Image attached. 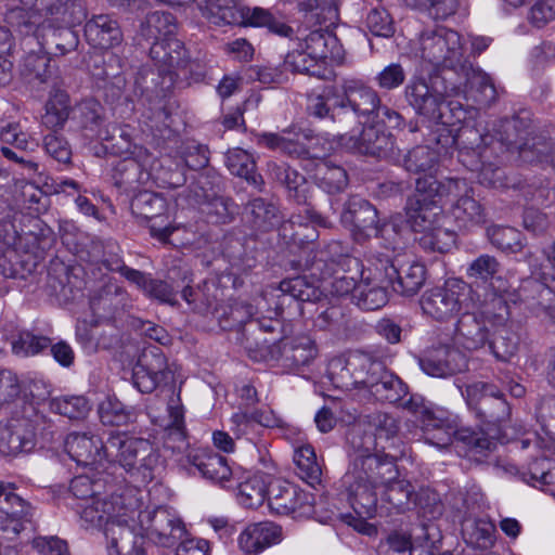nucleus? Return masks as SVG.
<instances>
[{
  "label": "nucleus",
  "mask_w": 555,
  "mask_h": 555,
  "mask_svg": "<svg viewBox=\"0 0 555 555\" xmlns=\"http://www.w3.org/2000/svg\"><path fill=\"white\" fill-rule=\"evenodd\" d=\"M438 160L439 152H435L429 145H417L405 154L403 167L414 175L430 173L436 168Z\"/></svg>",
  "instance_id": "nucleus-55"
},
{
  "label": "nucleus",
  "mask_w": 555,
  "mask_h": 555,
  "mask_svg": "<svg viewBox=\"0 0 555 555\" xmlns=\"http://www.w3.org/2000/svg\"><path fill=\"white\" fill-rule=\"evenodd\" d=\"M23 7H14L5 13V22L12 28L24 36L34 35L38 39L40 34L46 30L43 14L35 10V4H29L28 0H21Z\"/></svg>",
  "instance_id": "nucleus-37"
},
{
  "label": "nucleus",
  "mask_w": 555,
  "mask_h": 555,
  "mask_svg": "<svg viewBox=\"0 0 555 555\" xmlns=\"http://www.w3.org/2000/svg\"><path fill=\"white\" fill-rule=\"evenodd\" d=\"M518 344V336L504 326L495 330L487 343L494 358L502 362L509 361L517 353Z\"/></svg>",
  "instance_id": "nucleus-59"
},
{
  "label": "nucleus",
  "mask_w": 555,
  "mask_h": 555,
  "mask_svg": "<svg viewBox=\"0 0 555 555\" xmlns=\"http://www.w3.org/2000/svg\"><path fill=\"white\" fill-rule=\"evenodd\" d=\"M134 513L139 509L119 507L118 517L105 527L108 555H147L144 529Z\"/></svg>",
  "instance_id": "nucleus-7"
},
{
  "label": "nucleus",
  "mask_w": 555,
  "mask_h": 555,
  "mask_svg": "<svg viewBox=\"0 0 555 555\" xmlns=\"http://www.w3.org/2000/svg\"><path fill=\"white\" fill-rule=\"evenodd\" d=\"M257 145L273 152L296 158L312 159L319 158L318 153L310 144L315 138L305 130L294 131L293 128H285L280 133L261 132L255 135Z\"/></svg>",
  "instance_id": "nucleus-12"
},
{
  "label": "nucleus",
  "mask_w": 555,
  "mask_h": 555,
  "mask_svg": "<svg viewBox=\"0 0 555 555\" xmlns=\"http://www.w3.org/2000/svg\"><path fill=\"white\" fill-rule=\"evenodd\" d=\"M65 451L78 465L96 466L108 459L102 440L89 433H70L64 442Z\"/></svg>",
  "instance_id": "nucleus-25"
},
{
  "label": "nucleus",
  "mask_w": 555,
  "mask_h": 555,
  "mask_svg": "<svg viewBox=\"0 0 555 555\" xmlns=\"http://www.w3.org/2000/svg\"><path fill=\"white\" fill-rule=\"evenodd\" d=\"M178 365L168 363L163 350L152 346L145 348L133 369L134 387L142 393H151L157 387L172 385L177 379Z\"/></svg>",
  "instance_id": "nucleus-9"
},
{
  "label": "nucleus",
  "mask_w": 555,
  "mask_h": 555,
  "mask_svg": "<svg viewBox=\"0 0 555 555\" xmlns=\"http://www.w3.org/2000/svg\"><path fill=\"white\" fill-rule=\"evenodd\" d=\"M308 502V494L288 481L276 480L269 486L268 503L274 513L288 515Z\"/></svg>",
  "instance_id": "nucleus-32"
},
{
  "label": "nucleus",
  "mask_w": 555,
  "mask_h": 555,
  "mask_svg": "<svg viewBox=\"0 0 555 555\" xmlns=\"http://www.w3.org/2000/svg\"><path fill=\"white\" fill-rule=\"evenodd\" d=\"M284 66L292 72L321 79H325L328 74V67L322 62H319L318 59L312 57L305 47L302 50L288 52L284 60Z\"/></svg>",
  "instance_id": "nucleus-54"
},
{
  "label": "nucleus",
  "mask_w": 555,
  "mask_h": 555,
  "mask_svg": "<svg viewBox=\"0 0 555 555\" xmlns=\"http://www.w3.org/2000/svg\"><path fill=\"white\" fill-rule=\"evenodd\" d=\"M340 103L347 111V129L359 124L360 117H373L379 108V95L358 79H345L341 85Z\"/></svg>",
  "instance_id": "nucleus-14"
},
{
  "label": "nucleus",
  "mask_w": 555,
  "mask_h": 555,
  "mask_svg": "<svg viewBox=\"0 0 555 555\" xmlns=\"http://www.w3.org/2000/svg\"><path fill=\"white\" fill-rule=\"evenodd\" d=\"M454 73L460 79L459 85L453 88L456 95L463 93L480 105H489L495 101L496 90L491 78L482 70L474 68L467 60Z\"/></svg>",
  "instance_id": "nucleus-18"
},
{
  "label": "nucleus",
  "mask_w": 555,
  "mask_h": 555,
  "mask_svg": "<svg viewBox=\"0 0 555 555\" xmlns=\"http://www.w3.org/2000/svg\"><path fill=\"white\" fill-rule=\"evenodd\" d=\"M36 444L35 427L26 417L11 418L0 426V452L14 456L30 452Z\"/></svg>",
  "instance_id": "nucleus-23"
},
{
  "label": "nucleus",
  "mask_w": 555,
  "mask_h": 555,
  "mask_svg": "<svg viewBox=\"0 0 555 555\" xmlns=\"http://www.w3.org/2000/svg\"><path fill=\"white\" fill-rule=\"evenodd\" d=\"M235 340L241 345L248 357L255 361L271 360L276 341H272L262 334L257 321H249L238 331Z\"/></svg>",
  "instance_id": "nucleus-35"
},
{
  "label": "nucleus",
  "mask_w": 555,
  "mask_h": 555,
  "mask_svg": "<svg viewBox=\"0 0 555 555\" xmlns=\"http://www.w3.org/2000/svg\"><path fill=\"white\" fill-rule=\"evenodd\" d=\"M475 413L483 422L499 425L509 418L511 408L504 395L499 389V393L486 398Z\"/></svg>",
  "instance_id": "nucleus-60"
},
{
  "label": "nucleus",
  "mask_w": 555,
  "mask_h": 555,
  "mask_svg": "<svg viewBox=\"0 0 555 555\" xmlns=\"http://www.w3.org/2000/svg\"><path fill=\"white\" fill-rule=\"evenodd\" d=\"M49 33L40 34L42 47L55 56H62L74 50L78 44L76 34L69 28H48Z\"/></svg>",
  "instance_id": "nucleus-57"
},
{
  "label": "nucleus",
  "mask_w": 555,
  "mask_h": 555,
  "mask_svg": "<svg viewBox=\"0 0 555 555\" xmlns=\"http://www.w3.org/2000/svg\"><path fill=\"white\" fill-rule=\"evenodd\" d=\"M151 57L166 67L170 80L182 72L184 76L192 73L193 63L190 61L184 44L179 39L171 37L153 42L150 48Z\"/></svg>",
  "instance_id": "nucleus-24"
},
{
  "label": "nucleus",
  "mask_w": 555,
  "mask_h": 555,
  "mask_svg": "<svg viewBox=\"0 0 555 555\" xmlns=\"http://www.w3.org/2000/svg\"><path fill=\"white\" fill-rule=\"evenodd\" d=\"M105 452L108 459L116 461L134 481L145 485L155 478L160 456L150 440L118 433L107 439Z\"/></svg>",
  "instance_id": "nucleus-3"
},
{
  "label": "nucleus",
  "mask_w": 555,
  "mask_h": 555,
  "mask_svg": "<svg viewBox=\"0 0 555 555\" xmlns=\"http://www.w3.org/2000/svg\"><path fill=\"white\" fill-rule=\"evenodd\" d=\"M387 357L390 354L385 347H378L374 351L357 350L349 353L347 358L332 359L327 366V375L337 388L345 390L366 388L369 390L386 369L383 359Z\"/></svg>",
  "instance_id": "nucleus-2"
},
{
  "label": "nucleus",
  "mask_w": 555,
  "mask_h": 555,
  "mask_svg": "<svg viewBox=\"0 0 555 555\" xmlns=\"http://www.w3.org/2000/svg\"><path fill=\"white\" fill-rule=\"evenodd\" d=\"M420 44L422 59L436 67L454 72L466 60L461 35L443 26L424 30Z\"/></svg>",
  "instance_id": "nucleus-6"
},
{
  "label": "nucleus",
  "mask_w": 555,
  "mask_h": 555,
  "mask_svg": "<svg viewBox=\"0 0 555 555\" xmlns=\"http://www.w3.org/2000/svg\"><path fill=\"white\" fill-rule=\"evenodd\" d=\"M237 489V498L241 504L247 508L261 506L269 494V487L261 475L249 476L238 483Z\"/></svg>",
  "instance_id": "nucleus-58"
},
{
  "label": "nucleus",
  "mask_w": 555,
  "mask_h": 555,
  "mask_svg": "<svg viewBox=\"0 0 555 555\" xmlns=\"http://www.w3.org/2000/svg\"><path fill=\"white\" fill-rule=\"evenodd\" d=\"M51 345V339L47 336L35 335L23 330L12 336L11 347L14 354L20 357H30L41 353Z\"/></svg>",
  "instance_id": "nucleus-63"
},
{
  "label": "nucleus",
  "mask_w": 555,
  "mask_h": 555,
  "mask_svg": "<svg viewBox=\"0 0 555 555\" xmlns=\"http://www.w3.org/2000/svg\"><path fill=\"white\" fill-rule=\"evenodd\" d=\"M130 209L137 218L149 220L162 217L167 210V202L160 194L145 190L132 197Z\"/></svg>",
  "instance_id": "nucleus-53"
},
{
  "label": "nucleus",
  "mask_w": 555,
  "mask_h": 555,
  "mask_svg": "<svg viewBox=\"0 0 555 555\" xmlns=\"http://www.w3.org/2000/svg\"><path fill=\"white\" fill-rule=\"evenodd\" d=\"M35 10L43 14L46 28H52L54 23L74 24L86 17V10L80 0H35Z\"/></svg>",
  "instance_id": "nucleus-29"
},
{
  "label": "nucleus",
  "mask_w": 555,
  "mask_h": 555,
  "mask_svg": "<svg viewBox=\"0 0 555 555\" xmlns=\"http://www.w3.org/2000/svg\"><path fill=\"white\" fill-rule=\"evenodd\" d=\"M518 299L528 309L542 314L555 305V291L535 279H528L518 288Z\"/></svg>",
  "instance_id": "nucleus-39"
},
{
  "label": "nucleus",
  "mask_w": 555,
  "mask_h": 555,
  "mask_svg": "<svg viewBox=\"0 0 555 555\" xmlns=\"http://www.w3.org/2000/svg\"><path fill=\"white\" fill-rule=\"evenodd\" d=\"M128 294L117 283L108 281L93 291L90 296V308L94 314L112 318L126 307Z\"/></svg>",
  "instance_id": "nucleus-34"
},
{
  "label": "nucleus",
  "mask_w": 555,
  "mask_h": 555,
  "mask_svg": "<svg viewBox=\"0 0 555 555\" xmlns=\"http://www.w3.org/2000/svg\"><path fill=\"white\" fill-rule=\"evenodd\" d=\"M135 514L143 526L145 538L160 546L172 547L186 535L183 521L166 508L139 509Z\"/></svg>",
  "instance_id": "nucleus-11"
},
{
  "label": "nucleus",
  "mask_w": 555,
  "mask_h": 555,
  "mask_svg": "<svg viewBox=\"0 0 555 555\" xmlns=\"http://www.w3.org/2000/svg\"><path fill=\"white\" fill-rule=\"evenodd\" d=\"M358 438H361L360 431L352 428L348 435V440L358 454L352 460L345 475L346 480L364 481L376 487H382L386 480L398 476L397 466L392 456L369 452V444L373 442L371 435L365 436L364 440L361 442L357 441Z\"/></svg>",
  "instance_id": "nucleus-5"
},
{
  "label": "nucleus",
  "mask_w": 555,
  "mask_h": 555,
  "mask_svg": "<svg viewBox=\"0 0 555 555\" xmlns=\"http://www.w3.org/2000/svg\"><path fill=\"white\" fill-rule=\"evenodd\" d=\"M317 354L318 348L314 340L307 335H301L276 341L271 360L279 361L289 371H298L309 365Z\"/></svg>",
  "instance_id": "nucleus-19"
},
{
  "label": "nucleus",
  "mask_w": 555,
  "mask_h": 555,
  "mask_svg": "<svg viewBox=\"0 0 555 555\" xmlns=\"http://www.w3.org/2000/svg\"><path fill=\"white\" fill-rule=\"evenodd\" d=\"M404 96L416 114L428 119H442L446 102L442 92L430 86L423 77H412L404 88Z\"/></svg>",
  "instance_id": "nucleus-17"
},
{
  "label": "nucleus",
  "mask_w": 555,
  "mask_h": 555,
  "mask_svg": "<svg viewBox=\"0 0 555 555\" xmlns=\"http://www.w3.org/2000/svg\"><path fill=\"white\" fill-rule=\"evenodd\" d=\"M305 48L312 57L327 66L328 61L340 59L341 47L338 38L324 30H313L305 38Z\"/></svg>",
  "instance_id": "nucleus-45"
},
{
  "label": "nucleus",
  "mask_w": 555,
  "mask_h": 555,
  "mask_svg": "<svg viewBox=\"0 0 555 555\" xmlns=\"http://www.w3.org/2000/svg\"><path fill=\"white\" fill-rule=\"evenodd\" d=\"M452 212L457 222L463 227L478 225L486 222L485 208L468 194H464L456 201Z\"/></svg>",
  "instance_id": "nucleus-61"
},
{
  "label": "nucleus",
  "mask_w": 555,
  "mask_h": 555,
  "mask_svg": "<svg viewBox=\"0 0 555 555\" xmlns=\"http://www.w3.org/2000/svg\"><path fill=\"white\" fill-rule=\"evenodd\" d=\"M119 507H126L121 498L107 500L101 495L80 503L77 512L87 527L101 528L103 525L107 527L113 518L118 517Z\"/></svg>",
  "instance_id": "nucleus-33"
},
{
  "label": "nucleus",
  "mask_w": 555,
  "mask_h": 555,
  "mask_svg": "<svg viewBox=\"0 0 555 555\" xmlns=\"http://www.w3.org/2000/svg\"><path fill=\"white\" fill-rule=\"evenodd\" d=\"M282 539V529L273 522L249 525L238 538L241 548L247 555H257L263 550L278 544Z\"/></svg>",
  "instance_id": "nucleus-31"
},
{
  "label": "nucleus",
  "mask_w": 555,
  "mask_h": 555,
  "mask_svg": "<svg viewBox=\"0 0 555 555\" xmlns=\"http://www.w3.org/2000/svg\"><path fill=\"white\" fill-rule=\"evenodd\" d=\"M489 328L483 315L477 313H463L457 322L453 333L454 344L466 350H479L489 341Z\"/></svg>",
  "instance_id": "nucleus-28"
},
{
  "label": "nucleus",
  "mask_w": 555,
  "mask_h": 555,
  "mask_svg": "<svg viewBox=\"0 0 555 555\" xmlns=\"http://www.w3.org/2000/svg\"><path fill=\"white\" fill-rule=\"evenodd\" d=\"M44 108L42 124L53 130L63 129L74 109L68 93L60 88L50 91Z\"/></svg>",
  "instance_id": "nucleus-46"
},
{
  "label": "nucleus",
  "mask_w": 555,
  "mask_h": 555,
  "mask_svg": "<svg viewBox=\"0 0 555 555\" xmlns=\"http://www.w3.org/2000/svg\"><path fill=\"white\" fill-rule=\"evenodd\" d=\"M373 266V269L362 271L361 281L354 293V304L366 311L378 310L388 302L387 288L390 285L387 284L384 271L378 269V260Z\"/></svg>",
  "instance_id": "nucleus-20"
},
{
  "label": "nucleus",
  "mask_w": 555,
  "mask_h": 555,
  "mask_svg": "<svg viewBox=\"0 0 555 555\" xmlns=\"http://www.w3.org/2000/svg\"><path fill=\"white\" fill-rule=\"evenodd\" d=\"M501 127V141L508 150L517 151L522 163L545 168L546 155L552 149L551 138L528 134L525 121L518 117L506 119Z\"/></svg>",
  "instance_id": "nucleus-8"
},
{
  "label": "nucleus",
  "mask_w": 555,
  "mask_h": 555,
  "mask_svg": "<svg viewBox=\"0 0 555 555\" xmlns=\"http://www.w3.org/2000/svg\"><path fill=\"white\" fill-rule=\"evenodd\" d=\"M90 74L101 80L117 77L120 74L122 61L109 50L94 51L86 60Z\"/></svg>",
  "instance_id": "nucleus-52"
},
{
  "label": "nucleus",
  "mask_w": 555,
  "mask_h": 555,
  "mask_svg": "<svg viewBox=\"0 0 555 555\" xmlns=\"http://www.w3.org/2000/svg\"><path fill=\"white\" fill-rule=\"evenodd\" d=\"M378 269L396 293L413 296L418 293L426 281V268L416 260H400L399 258H378Z\"/></svg>",
  "instance_id": "nucleus-13"
},
{
  "label": "nucleus",
  "mask_w": 555,
  "mask_h": 555,
  "mask_svg": "<svg viewBox=\"0 0 555 555\" xmlns=\"http://www.w3.org/2000/svg\"><path fill=\"white\" fill-rule=\"evenodd\" d=\"M193 465L204 478L219 483L229 481L232 476L227 459L217 453L194 455Z\"/></svg>",
  "instance_id": "nucleus-51"
},
{
  "label": "nucleus",
  "mask_w": 555,
  "mask_h": 555,
  "mask_svg": "<svg viewBox=\"0 0 555 555\" xmlns=\"http://www.w3.org/2000/svg\"><path fill=\"white\" fill-rule=\"evenodd\" d=\"M341 221L365 238L384 237L388 232L387 225L380 224L377 209L358 195L350 196L346 202Z\"/></svg>",
  "instance_id": "nucleus-16"
},
{
  "label": "nucleus",
  "mask_w": 555,
  "mask_h": 555,
  "mask_svg": "<svg viewBox=\"0 0 555 555\" xmlns=\"http://www.w3.org/2000/svg\"><path fill=\"white\" fill-rule=\"evenodd\" d=\"M268 178L282 186L287 198L298 205H307L309 198V184L306 177L287 163L269 162L267 164Z\"/></svg>",
  "instance_id": "nucleus-26"
},
{
  "label": "nucleus",
  "mask_w": 555,
  "mask_h": 555,
  "mask_svg": "<svg viewBox=\"0 0 555 555\" xmlns=\"http://www.w3.org/2000/svg\"><path fill=\"white\" fill-rule=\"evenodd\" d=\"M280 291L282 295L274 311L275 315L280 314L279 310H282L286 301L291 299L298 302H317L325 298L323 292L309 282L306 276H295L281 281Z\"/></svg>",
  "instance_id": "nucleus-38"
},
{
  "label": "nucleus",
  "mask_w": 555,
  "mask_h": 555,
  "mask_svg": "<svg viewBox=\"0 0 555 555\" xmlns=\"http://www.w3.org/2000/svg\"><path fill=\"white\" fill-rule=\"evenodd\" d=\"M204 207L203 211L212 223H229L237 212V206L232 198L216 195L199 202Z\"/></svg>",
  "instance_id": "nucleus-62"
},
{
  "label": "nucleus",
  "mask_w": 555,
  "mask_h": 555,
  "mask_svg": "<svg viewBox=\"0 0 555 555\" xmlns=\"http://www.w3.org/2000/svg\"><path fill=\"white\" fill-rule=\"evenodd\" d=\"M312 179L328 194L343 192L349 183L347 171L341 166L328 162H320L315 165Z\"/></svg>",
  "instance_id": "nucleus-48"
},
{
  "label": "nucleus",
  "mask_w": 555,
  "mask_h": 555,
  "mask_svg": "<svg viewBox=\"0 0 555 555\" xmlns=\"http://www.w3.org/2000/svg\"><path fill=\"white\" fill-rule=\"evenodd\" d=\"M405 215L412 230L423 234L440 221H447L437 201H427L422 197H409Z\"/></svg>",
  "instance_id": "nucleus-30"
},
{
  "label": "nucleus",
  "mask_w": 555,
  "mask_h": 555,
  "mask_svg": "<svg viewBox=\"0 0 555 555\" xmlns=\"http://www.w3.org/2000/svg\"><path fill=\"white\" fill-rule=\"evenodd\" d=\"M151 173L135 158L118 160L112 170L114 185L122 193L137 191L150 181Z\"/></svg>",
  "instance_id": "nucleus-36"
},
{
  "label": "nucleus",
  "mask_w": 555,
  "mask_h": 555,
  "mask_svg": "<svg viewBox=\"0 0 555 555\" xmlns=\"http://www.w3.org/2000/svg\"><path fill=\"white\" fill-rule=\"evenodd\" d=\"M245 214L250 227L262 233L274 230L282 219L279 208L263 197L250 199L246 205Z\"/></svg>",
  "instance_id": "nucleus-40"
},
{
  "label": "nucleus",
  "mask_w": 555,
  "mask_h": 555,
  "mask_svg": "<svg viewBox=\"0 0 555 555\" xmlns=\"http://www.w3.org/2000/svg\"><path fill=\"white\" fill-rule=\"evenodd\" d=\"M420 365L429 376L447 377L465 371L467 359L457 348L439 345L426 351L420 359Z\"/></svg>",
  "instance_id": "nucleus-22"
},
{
  "label": "nucleus",
  "mask_w": 555,
  "mask_h": 555,
  "mask_svg": "<svg viewBox=\"0 0 555 555\" xmlns=\"http://www.w3.org/2000/svg\"><path fill=\"white\" fill-rule=\"evenodd\" d=\"M85 37L87 42L98 50H111L124 41L119 23L107 14L93 15L87 21Z\"/></svg>",
  "instance_id": "nucleus-27"
},
{
  "label": "nucleus",
  "mask_w": 555,
  "mask_h": 555,
  "mask_svg": "<svg viewBox=\"0 0 555 555\" xmlns=\"http://www.w3.org/2000/svg\"><path fill=\"white\" fill-rule=\"evenodd\" d=\"M446 221H440L420 238L421 245L431 251L447 253L456 242V233L444 227Z\"/></svg>",
  "instance_id": "nucleus-64"
},
{
  "label": "nucleus",
  "mask_w": 555,
  "mask_h": 555,
  "mask_svg": "<svg viewBox=\"0 0 555 555\" xmlns=\"http://www.w3.org/2000/svg\"><path fill=\"white\" fill-rule=\"evenodd\" d=\"M198 8L203 16L216 25L266 27L283 37L293 35V28L280 13L258 7L250 9L238 0H198Z\"/></svg>",
  "instance_id": "nucleus-1"
},
{
  "label": "nucleus",
  "mask_w": 555,
  "mask_h": 555,
  "mask_svg": "<svg viewBox=\"0 0 555 555\" xmlns=\"http://www.w3.org/2000/svg\"><path fill=\"white\" fill-rule=\"evenodd\" d=\"M104 115V107L94 99L82 100L73 109V119L89 138H102Z\"/></svg>",
  "instance_id": "nucleus-43"
},
{
  "label": "nucleus",
  "mask_w": 555,
  "mask_h": 555,
  "mask_svg": "<svg viewBox=\"0 0 555 555\" xmlns=\"http://www.w3.org/2000/svg\"><path fill=\"white\" fill-rule=\"evenodd\" d=\"M469 287L459 279H449L442 287L431 288L422 296L421 307L427 315L448 320L457 313L467 299Z\"/></svg>",
  "instance_id": "nucleus-10"
},
{
  "label": "nucleus",
  "mask_w": 555,
  "mask_h": 555,
  "mask_svg": "<svg viewBox=\"0 0 555 555\" xmlns=\"http://www.w3.org/2000/svg\"><path fill=\"white\" fill-rule=\"evenodd\" d=\"M306 112L339 133L347 130V111L334 89L323 94H309Z\"/></svg>",
  "instance_id": "nucleus-21"
},
{
  "label": "nucleus",
  "mask_w": 555,
  "mask_h": 555,
  "mask_svg": "<svg viewBox=\"0 0 555 555\" xmlns=\"http://www.w3.org/2000/svg\"><path fill=\"white\" fill-rule=\"evenodd\" d=\"M294 462L300 477L310 486L321 483L322 468L317 461L314 449L310 444L300 446L295 450Z\"/></svg>",
  "instance_id": "nucleus-56"
},
{
  "label": "nucleus",
  "mask_w": 555,
  "mask_h": 555,
  "mask_svg": "<svg viewBox=\"0 0 555 555\" xmlns=\"http://www.w3.org/2000/svg\"><path fill=\"white\" fill-rule=\"evenodd\" d=\"M178 29L176 16L170 12L155 11L146 15L139 35L147 42L171 38Z\"/></svg>",
  "instance_id": "nucleus-44"
},
{
  "label": "nucleus",
  "mask_w": 555,
  "mask_h": 555,
  "mask_svg": "<svg viewBox=\"0 0 555 555\" xmlns=\"http://www.w3.org/2000/svg\"><path fill=\"white\" fill-rule=\"evenodd\" d=\"M214 313L223 331H234L237 334L249 322L254 307L249 304L234 302L216 308Z\"/></svg>",
  "instance_id": "nucleus-50"
},
{
  "label": "nucleus",
  "mask_w": 555,
  "mask_h": 555,
  "mask_svg": "<svg viewBox=\"0 0 555 555\" xmlns=\"http://www.w3.org/2000/svg\"><path fill=\"white\" fill-rule=\"evenodd\" d=\"M369 391L377 400L397 403L406 396L409 388L400 377L386 367L383 374L376 378L374 385L370 387Z\"/></svg>",
  "instance_id": "nucleus-49"
},
{
  "label": "nucleus",
  "mask_w": 555,
  "mask_h": 555,
  "mask_svg": "<svg viewBox=\"0 0 555 555\" xmlns=\"http://www.w3.org/2000/svg\"><path fill=\"white\" fill-rule=\"evenodd\" d=\"M225 165L234 176L245 179L248 184L261 188L263 178L257 172L256 162L251 154L241 147H234L225 154Z\"/></svg>",
  "instance_id": "nucleus-47"
},
{
  "label": "nucleus",
  "mask_w": 555,
  "mask_h": 555,
  "mask_svg": "<svg viewBox=\"0 0 555 555\" xmlns=\"http://www.w3.org/2000/svg\"><path fill=\"white\" fill-rule=\"evenodd\" d=\"M347 500L354 513L362 518H373L377 512L376 486L358 480H346Z\"/></svg>",
  "instance_id": "nucleus-41"
},
{
  "label": "nucleus",
  "mask_w": 555,
  "mask_h": 555,
  "mask_svg": "<svg viewBox=\"0 0 555 555\" xmlns=\"http://www.w3.org/2000/svg\"><path fill=\"white\" fill-rule=\"evenodd\" d=\"M382 487H384L382 501L398 513L410 511L416 505L417 494L409 480L395 476L390 480H386Z\"/></svg>",
  "instance_id": "nucleus-42"
},
{
  "label": "nucleus",
  "mask_w": 555,
  "mask_h": 555,
  "mask_svg": "<svg viewBox=\"0 0 555 555\" xmlns=\"http://www.w3.org/2000/svg\"><path fill=\"white\" fill-rule=\"evenodd\" d=\"M441 418V423L433 422L423 428L427 443L443 449L455 441L465 452V456L477 462L495 449L496 442L482 429L459 427L448 412Z\"/></svg>",
  "instance_id": "nucleus-4"
},
{
  "label": "nucleus",
  "mask_w": 555,
  "mask_h": 555,
  "mask_svg": "<svg viewBox=\"0 0 555 555\" xmlns=\"http://www.w3.org/2000/svg\"><path fill=\"white\" fill-rule=\"evenodd\" d=\"M339 142L348 150L376 159H386L392 155L395 139L383 126L370 125L363 127L359 137L339 133Z\"/></svg>",
  "instance_id": "nucleus-15"
}]
</instances>
